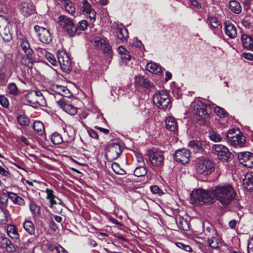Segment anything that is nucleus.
Masks as SVG:
<instances>
[{
    "label": "nucleus",
    "mask_w": 253,
    "mask_h": 253,
    "mask_svg": "<svg viewBox=\"0 0 253 253\" xmlns=\"http://www.w3.org/2000/svg\"><path fill=\"white\" fill-rule=\"evenodd\" d=\"M9 198V192L7 195L3 194L0 196V204L1 205L2 207L6 206Z\"/></svg>",
    "instance_id": "obj_55"
},
{
    "label": "nucleus",
    "mask_w": 253,
    "mask_h": 253,
    "mask_svg": "<svg viewBox=\"0 0 253 253\" xmlns=\"http://www.w3.org/2000/svg\"><path fill=\"white\" fill-rule=\"evenodd\" d=\"M209 24L213 29H216L220 25V22L218 19L214 16H209L208 18Z\"/></svg>",
    "instance_id": "obj_40"
},
{
    "label": "nucleus",
    "mask_w": 253,
    "mask_h": 253,
    "mask_svg": "<svg viewBox=\"0 0 253 253\" xmlns=\"http://www.w3.org/2000/svg\"><path fill=\"white\" fill-rule=\"evenodd\" d=\"M8 236L13 240H14L16 243H18L20 248H24L22 243L20 239V235L18 232L17 228L13 224H7L5 226Z\"/></svg>",
    "instance_id": "obj_19"
},
{
    "label": "nucleus",
    "mask_w": 253,
    "mask_h": 253,
    "mask_svg": "<svg viewBox=\"0 0 253 253\" xmlns=\"http://www.w3.org/2000/svg\"><path fill=\"white\" fill-rule=\"evenodd\" d=\"M116 36L122 42H126L128 37L127 30L121 25L116 30Z\"/></svg>",
    "instance_id": "obj_25"
},
{
    "label": "nucleus",
    "mask_w": 253,
    "mask_h": 253,
    "mask_svg": "<svg viewBox=\"0 0 253 253\" xmlns=\"http://www.w3.org/2000/svg\"><path fill=\"white\" fill-rule=\"evenodd\" d=\"M34 29L38 33V37L41 42L48 44L52 41V36L49 30L38 25L34 27Z\"/></svg>",
    "instance_id": "obj_14"
},
{
    "label": "nucleus",
    "mask_w": 253,
    "mask_h": 253,
    "mask_svg": "<svg viewBox=\"0 0 253 253\" xmlns=\"http://www.w3.org/2000/svg\"><path fill=\"white\" fill-rule=\"evenodd\" d=\"M229 7L232 12L236 14L240 13L242 10L241 5L237 0L230 1Z\"/></svg>",
    "instance_id": "obj_34"
},
{
    "label": "nucleus",
    "mask_w": 253,
    "mask_h": 253,
    "mask_svg": "<svg viewBox=\"0 0 253 253\" xmlns=\"http://www.w3.org/2000/svg\"><path fill=\"white\" fill-rule=\"evenodd\" d=\"M190 200L191 203L195 205L211 204L214 202L212 189H195L191 193Z\"/></svg>",
    "instance_id": "obj_2"
},
{
    "label": "nucleus",
    "mask_w": 253,
    "mask_h": 253,
    "mask_svg": "<svg viewBox=\"0 0 253 253\" xmlns=\"http://www.w3.org/2000/svg\"><path fill=\"white\" fill-rule=\"evenodd\" d=\"M213 199L223 206L230 204L236 198V193L229 184L218 185L212 189Z\"/></svg>",
    "instance_id": "obj_1"
},
{
    "label": "nucleus",
    "mask_w": 253,
    "mask_h": 253,
    "mask_svg": "<svg viewBox=\"0 0 253 253\" xmlns=\"http://www.w3.org/2000/svg\"><path fill=\"white\" fill-rule=\"evenodd\" d=\"M33 128L35 132L40 135L43 134L45 131L43 124L40 121H35L34 123Z\"/></svg>",
    "instance_id": "obj_33"
},
{
    "label": "nucleus",
    "mask_w": 253,
    "mask_h": 253,
    "mask_svg": "<svg viewBox=\"0 0 253 253\" xmlns=\"http://www.w3.org/2000/svg\"><path fill=\"white\" fill-rule=\"evenodd\" d=\"M19 45L26 55H33L34 51L31 48L30 43L26 38H23L19 40Z\"/></svg>",
    "instance_id": "obj_22"
},
{
    "label": "nucleus",
    "mask_w": 253,
    "mask_h": 253,
    "mask_svg": "<svg viewBox=\"0 0 253 253\" xmlns=\"http://www.w3.org/2000/svg\"><path fill=\"white\" fill-rule=\"evenodd\" d=\"M248 251V253H253V237L249 240Z\"/></svg>",
    "instance_id": "obj_59"
},
{
    "label": "nucleus",
    "mask_w": 253,
    "mask_h": 253,
    "mask_svg": "<svg viewBox=\"0 0 253 253\" xmlns=\"http://www.w3.org/2000/svg\"><path fill=\"white\" fill-rule=\"evenodd\" d=\"M88 26V24L87 22L84 20L80 21L77 25L75 24V27L77 29L76 34L79 35L80 34V31L85 30Z\"/></svg>",
    "instance_id": "obj_39"
},
{
    "label": "nucleus",
    "mask_w": 253,
    "mask_h": 253,
    "mask_svg": "<svg viewBox=\"0 0 253 253\" xmlns=\"http://www.w3.org/2000/svg\"><path fill=\"white\" fill-rule=\"evenodd\" d=\"M188 146L193 149L195 152H198L201 149V143L197 140H192L189 143Z\"/></svg>",
    "instance_id": "obj_43"
},
{
    "label": "nucleus",
    "mask_w": 253,
    "mask_h": 253,
    "mask_svg": "<svg viewBox=\"0 0 253 253\" xmlns=\"http://www.w3.org/2000/svg\"><path fill=\"white\" fill-rule=\"evenodd\" d=\"M0 104L5 108L8 106V99L3 95H0Z\"/></svg>",
    "instance_id": "obj_58"
},
{
    "label": "nucleus",
    "mask_w": 253,
    "mask_h": 253,
    "mask_svg": "<svg viewBox=\"0 0 253 253\" xmlns=\"http://www.w3.org/2000/svg\"><path fill=\"white\" fill-rule=\"evenodd\" d=\"M58 63H59L62 70L69 72L71 70V61L65 52H60L57 53Z\"/></svg>",
    "instance_id": "obj_13"
},
{
    "label": "nucleus",
    "mask_w": 253,
    "mask_h": 253,
    "mask_svg": "<svg viewBox=\"0 0 253 253\" xmlns=\"http://www.w3.org/2000/svg\"><path fill=\"white\" fill-rule=\"evenodd\" d=\"M224 25L226 35L231 39L235 38L237 35L236 26L230 21H225Z\"/></svg>",
    "instance_id": "obj_21"
},
{
    "label": "nucleus",
    "mask_w": 253,
    "mask_h": 253,
    "mask_svg": "<svg viewBox=\"0 0 253 253\" xmlns=\"http://www.w3.org/2000/svg\"><path fill=\"white\" fill-rule=\"evenodd\" d=\"M51 140L52 142L54 144H56V145L60 144L63 141V139H62V137L61 135L57 133H54L52 135L51 137Z\"/></svg>",
    "instance_id": "obj_48"
},
{
    "label": "nucleus",
    "mask_w": 253,
    "mask_h": 253,
    "mask_svg": "<svg viewBox=\"0 0 253 253\" xmlns=\"http://www.w3.org/2000/svg\"><path fill=\"white\" fill-rule=\"evenodd\" d=\"M146 68L149 72L156 75H160L162 72V67L156 63L149 62Z\"/></svg>",
    "instance_id": "obj_27"
},
{
    "label": "nucleus",
    "mask_w": 253,
    "mask_h": 253,
    "mask_svg": "<svg viewBox=\"0 0 253 253\" xmlns=\"http://www.w3.org/2000/svg\"><path fill=\"white\" fill-rule=\"evenodd\" d=\"M19 140L27 145L30 144L29 140L25 136H21L18 137Z\"/></svg>",
    "instance_id": "obj_64"
},
{
    "label": "nucleus",
    "mask_w": 253,
    "mask_h": 253,
    "mask_svg": "<svg viewBox=\"0 0 253 253\" xmlns=\"http://www.w3.org/2000/svg\"><path fill=\"white\" fill-rule=\"evenodd\" d=\"M217 108L218 109L217 111L222 110L221 108L215 106V105L212 103L205 104L199 100L193 101L190 105V109L192 111H211L212 110L217 111Z\"/></svg>",
    "instance_id": "obj_9"
},
{
    "label": "nucleus",
    "mask_w": 253,
    "mask_h": 253,
    "mask_svg": "<svg viewBox=\"0 0 253 253\" xmlns=\"http://www.w3.org/2000/svg\"><path fill=\"white\" fill-rule=\"evenodd\" d=\"M242 40L243 46L249 50L253 49V38L247 35L242 36Z\"/></svg>",
    "instance_id": "obj_28"
},
{
    "label": "nucleus",
    "mask_w": 253,
    "mask_h": 253,
    "mask_svg": "<svg viewBox=\"0 0 253 253\" xmlns=\"http://www.w3.org/2000/svg\"><path fill=\"white\" fill-rule=\"evenodd\" d=\"M209 137L210 139L214 142H220L222 140L221 136L214 131L210 132Z\"/></svg>",
    "instance_id": "obj_50"
},
{
    "label": "nucleus",
    "mask_w": 253,
    "mask_h": 253,
    "mask_svg": "<svg viewBox=\"0 0 253 253\" xmlns=\"http://www.w3.org/2000/svg\"><path fill=\"white\" fill-rule=\"evenodd\" d=\"M151 191L154 194H157L160 196L162 195L164 192L158 186L154 185L151 187Z\"/></svg>",
    "instance_id": "obj_57"
},
{
    "label": "nucleus",
    "mask_w": 253,
    "mask_h": 253,
    "mask_svg": "<svg viewBox=\"0 0 253 253\" xmlns=\"http://www.w3.org/2000/svg\"><path fill=\"white\" fill-rule=\"evenodd\" d=\"M134 84L137 86H142L147 89H152L154 87L153 84L147 78L141 75L135 77Z\"/></svg>",
    "instance_id": "obj_20"
},
{
    "label": "nucleus",
    "mask_w": 253,
    "mask_h": 253,
    "mask_svg": "<svg viewBox=\"0 0 253 253\" xmlns=\"http://www.w3.org/2000/svg\"><path fill=\"white\" fill-rule=\"evenodd\" d=\"M8 222L7 211L5 209L0 214V224H5Z\"/></svg>",
    "instance_id": "obj_51"
},
{
    "label": "nucleus",
    "mask_w": 253,
    "mask_h": 253,
    "mask_svg": "<svg viewBox=\"0 0 253 253\" xmlns=\"http://www.w3.org/2000/svg\"><path fill=\"white\" fill-rule=\"evenodd\" d=\"M243 184L245 187L250 191L253 192V172L249 171L245 175L243 180Z\"/></svg>",
    "instance_id": "obj_23"
},
{
    "label": "nucleus",
    "mask_w": 253,
    "mask_h": 253,
    "mask_svg": "<svg viewBox=\"0 0 253 253\" xmlns=\"http://www.w3.org/2000/svg\"><path fill=\"white\" fill-rule=\"evenodd\" d=\"M212 150L221 161H227L232 157V154L228 148L221 144H214Z\"/></svg>",
    "instance_id": "obj_10"
},
{
    "label": "nucleus",
    "mask_w": 253,
    "mask_h": 253,
    "mask_svg": "<svg viewBox=\"0 0 253 253\" xmlns=\"http://www.w3.org/2000/svg\"><path fill=\"white\" fill-rule=\"evenodd\" d=\"M135 156H136L137 160L139 163H140L141 164H143L144 163L143 156L141 153H137L135 154Z\"/></svg>",
    "instance_id": "obj_63"
},
{
    "label": "nucleus",
    "mask_w": 253,
    "mask_h": 253,
    "mask_svg": "<svg viewBox=\"0 0 253 253\" xmlns=\"http://www.w3.org/2000/svg\"><path fill=\"white\" fill-rule=\"evenodd\" d=\"M132 44L136 47L140 48L142 46V42L137 38H134L132 42Z\"/></svg>",
    "instance_id": "obj_62"
},
{
    "label": "nucleus",
    "mask_w": 253,
    "mask_h": 253,
    "mask_svg": "<svg viewBox=\"0 0 253 253\" xmlns=\"http://www.w3.org/2000/svg\"><path fill=\"white\" fill-rule=\"evenodd\" d=\"M45 58L52 65L56 66L58 64V61L56 60L54 56L50 53H48L45 54Z\"/></svg>",
    "instance_id": "obj_52"
},
{
    "label": "nucleus",
    "mask_w": 253,
    "mask_h": 253,
    "mask_svg": "<svg viewBox=\"0 0 253 253\" xmlns=\"http://www.w3.org/2000/svg\"><path fill=\"white\" fill-rule=\"evenodd\" d=\"M7 91L8 93L16 95L18 94V88L15 83H11L7 86Z\"/></svg>",
    "instance_id": "obj_45"
},
{
    "label": "nucleus",
    "mask_w": 253,
    "mask_h": 253,
    "mask_svg": "<svg viewBox=\"0 0 253 253\" xmlns=\"http://www.w3.org/2000/svg\"><path fill=\"white\" fill-rule=\"evenodd\" d=\"M122 152V146L120 144L110 143L107 146L105 157L108 161H113L117 159Z\"/></svg>",
    "instance_id": "obj_7"
},
{
    "label": "nucleus",
    "mask_w": 253,
    "mask_h": 253,
    "mask_svg": "<svg viewBox=\"0 0 253 253\" xmlns=\"http://www.w3.org/2000/svg\"><path fill=\"white\" fill-rule=\"evenodd\" d=\"M45 192L47 194L46 198L49 201L51 204V207H52L53 205L57 204V203L55 200L56 196L54 194L53 190L46 188L45 190Z\"/></svg>",
    "instance_id": "obj_38"
},
{
    "label": "nucleus",
    "mask_w": 253,
    "mask_h": 253,
    "mask_svg": "<svg viewBox=\"0 0 253 253\" xmlns=\"http://www.w3.org/2000/svg\"><path fill=\"white\" fill-rule=\"evenodd\" d=\"M58 105H59L62 109L63 111H68L71 110L72 109H77L74 106L72 105L66 103L64 100H60L57 102Z\"/></svg>",
    "instance_id": "obj_41"
},
{
    "label": "nucleus",
    "mask_w": 253,
    "mask_h": 253,
    "mask_svg": "<svg viewBox=\"0 0 253 253\" xmlns=\"http://www.w3.org/2000/svg\"><path fill=\"white\" fill-rule=\"evenodd\" d=\"M58 22L63 32L70 37L74 36L77 33L74 20L65 15L58 18Z\"/></svg>",
    "instance_id": "obj_3"
},
{
    "label": "nucleus",
    "mask_w": 253,
    "mask_h": 253,
    "mask_svg": "<svg viewBox=\"0 0 253 253\" xmlns=\"http://www.w3.org/2000/svg\"><path fill=\"white\" fill-rule=\"evenodd\" d=\"M62 6L64 7L67 12L71 15H73L75 13L76 9L74 4L70 0H66V2Z\"/></svg>",
    "instance_id": "obj_35"
},
{
    "label": "nucleus",
    "mask_w": 253,
    "mask_h": 253,
    "mask_svg": "<svg viewBox=\"0 0 253 253\" xmlns=\"http://www.w3.org/2000/svg\"><path fill=\"white\" fill-rule=\"evenodd\" d=\"M9 199L15 204L19 206H23L25 204V200L17 194L9 192Z\"/></svg>",
    "instance_id": "obj_29"
},
{
    "label": "nucleus",
    "mask_w": 253,
    "mask_h": 253,
    "mask_svg": "<svg viewBox=\"0 0 253 253\" xmlns=\"http://www.w3.org/2000/svg\"><path fill=\"white\" fill-rule=\"evenodd\" d=\"M133 172L135 176L140 177L144 176L147 173V170L145 167L140 166L136 168Z\"/></svg>",
    "instance_id": "obj_42"
},
{
    "label": "nucleus",
    "mask_w": 253,
    "mask_h": 253,
    "mask_svg": "<svg viewBox=\"0 0 253 253\" xmlns=\"http://www.w3.org/2000/svg\"><path fill=\"white\" fill-rule=\"evenodd\" d=\"M79 8L84 14L88 15L90 21L93 22L95 20L96 12L91 8L90 4L87 0H82L80 3Z\"/></svg>",
    "instance_id": "obj_16"
},
{
    "label": "nucleus",
    "mask_w": 253,
    "mask_h": 253,
    "mask_svg": "<svg viewBox=\"0 0 253 253\" xmlns=\"http://www.w3.org/2000/svg\"><path fill=\"white\" fill-rule=\"evenodd\" d=\"M0 174L2 176H8L9 175V171L7 169H4L2 166H0Z\"/></svg>",
    "instance_id": "obj_61"
},
{
    "label": "nucleus",
    "mask_w": 253,
    "mask_h": 253,
    "mask_svg": "<svg viewBox=\"0 0 253 253\" xmlns=\"http://www.w3.org/2000/svg\"><path fill=\"white\" fill-rule=\"evenodd\" d=\"M12 26L3 16L0 15V34L6 42L12 40L13 36Z\"/></svg>",
    "instance_id": "obj_6"
},
{
    "label": "nucleus",
    "mask_w": 253,
    "mask_h": 253,
    "mask_svg": "<svg viewBox=\"0 0 253 253\" xmlns=\"http://www.w3.org/2000/svg\"><path fill=\"white\" fill-rule=\"evenodd\" d=\"M154 103L161 109H169L171 105L169 94L165 90L157 91L153 95Z\"/></svg>",
    "instance_id": "obj_4"
},
{
    "label": "nucleus",
    "mask_w": 253,
    "mask_h": 253,
    "mask_svg": "<svg viewBox=\"0 0 253 253\" xmlns=\"http://www.w3.org/2000/svg\"><path fill=\"white\" fill-rule=\"evenodd\" d=\"M190 155L189 150L183 148L176 150L173 154V157L177 162L186 164L189 162Z\"/></svg>",
    "instance_id": "obj_15"
},
{
    "label": "nucleus",
    "mask_w": 253,
    "mask_h": 253,
    "mask_svg": "<svg viewBox=\"0 0 253 253\" xmlns=\"http://www.w3.org/2000/svg\"><path fill=\"white\" fill-rule=\"evenodd\" d=\"M48 250L53 253H60L64 251V249L59 245H48Z\"/></svg>",
    "instance_id": "obj_44"
},
{
    "label": "nucleus",
    "mask_w": 253,
    "mask_h": 253,
    "mask_svg": "<svg viewBox=\"0 0 253 253\" xmlns=\"http://www.w3.org/2000/svg\"><path fill=\"white\" fill-rule=\"evenodd\" d=\"M147 154L152 165L160 166L163 164L164 156L161 152L154 149H149Z\"/></svg>",
    "instance_id": "obj_12"
},
{
    "label": "nucleus",
    "mask_w": 253,
    "mask_h": 253,
    "mask_svg": "<svg viewBox=\"0 0 253 253\" xmlns=\"http://www.w3.org/2000/svg\"><path fill=\"white\" fill-rule=\"evenodd\" d=\"M18 8L22 14L25 16H30L35 13L36 9L35 6L29 1H21L18 5Z\"/></svg>",
    "instance_id": "obj_17"
},
{
    "label": "nucleus",
    "mask_w": 253,
    "mask_h": 253,
    "mask_svg": "<svg viewBox=\"0 0 253 253\" xmlns=\"http://www.w3.org/2000/svg\"><path fill=\"white\" fill-rule=\"evenodd\" d=\"M177 224L179 228L184 231H187L189 229L188 221L182 217H179L176 220Z\"/></svg>",
    "instance_id": "obj_37"
},
{
    "label": "nucleus",
    "mask_w": 253,
    "mask_h": 253,
    "mask_svg": "<svg viewBox=\"0 0 253 253\" xmlns=\"http://www.w3.org/2000/svg\"><path fill=\"white\" fill-rule=\"evenodd\" d=\"M93 42L96 48L101 50L104 53H107L108 56L112 55V48L105 39L96 37L93 39Z\"/></svg>",
    "instance_id": "obj_11"
},
{
    "label": "nucleus",
    "mask_w": 253,
    "mask_h": 253,
    "mask_svg": "<svg viewBox=\"0 0 253 253\" xmlns=\"http://www.w3.org/2000/svg\"><path fill=\"white\" fill-rule=\"evenodd\" d=\"M34 96L39 97H42V93L41 91H36V90L32 91L31 92L29 93L27 95L28 101L30 104H31L30 105L33 106L34 108H37L38 105H39V104H38V102H37V101L36 102H32L31 100H29V99L30 98H31L33 96Z\"/></svg>",
    "instance_id": "obj_31"
},
{
    "label": "nucleus",
    "mask_w": 253,
    "mask_h": 253,
    "mask_svg": "<svg viewBox=\"0 0 253 253\" xmlns=\"http://www.w3.org/2000/svg\"><path fill=\"white\" fill-rule=\"evenodd\" d=\"M165 125L166 128L170 131L174 132L178 128L177 122L172 117H168L166 118Z\"/></svg>",
    "instance_id": "obj_24"
},
{
    "label": "nucleus",
    "mask_w": 253,
    "mask_h": 253,
    "mask_svg": "<svg viewBox=\"0 0 253 253\" xmlns=\"http://www.w3.org/2000/svg\"><path fill=\"white\" fill-rule=\"evenodd\" d=\"M191 6L193 8L199 9L201 8V4L198 2V1L197 0H190V1Z\"/></svg>",
    "instance_id": "obj_60"
},
{
    "label": "nucleus",
    "mask_w": 253,
    "mask_h": 253,
    "mask_svg": "<svg viewBox=\"0 0 253 253\" xmlns=\"http://www.w3.org/2000/svg\"><path fill=\"white\" fill-rule=\"evenodd\" d=\"M0 239H1V244L6 248L7 251L12 252L14 248L11 241L4 235L1 236Z\"/></svg>",
    "instance_id": "obj_30"
},
{
    "label": "nucleus",
    "mask_w": 253,
    "mask_h": 253,
    "mask_svg": "<svg viewBox=\"0 0 253 253\" xmlns=\"http://www.w3.org/2000/svg\"><path fill=\"white\" fill-rule=\"evenodd\" d=\"M29 208L34 217L39 216L40 214V207L38 206L35 203L31 202L29 204Z\"/></svg>",
    "instance_id": "obj_36"
},
{
    "label": "nucleus",
    "mask_w": 253,
    "mask_h": 253,
    "mask_svg": "<svg viewBox=\"0 0 253 253\" xmlns=\"http://www.w3.org/2000/svg\"><path fill=\"white\" fill-rule=\"evenodd\" d=\"M33 55H31L29 56L25 54V55L21 57V63L25 66H29V64L32 63Z\"/></svg>",
    "instance_id": "obj_47"
},
{
    "label": "nucleus",
    "mask_w": 253,
    "mask_h": 253,
    "mask_svg": "<svg viewBox=\"0 0 253 253\" xmlns=\"http://www.w3.org/2000/svg\"><path fill=\"white\" fill-rule=\"evenodd\" d=\"M112 168L114 172L118 174L123 175L125 173V171L121 169L119 165L116 163H114L112 164Z\"/></svg>",
    "instance_id": "obj_53"
},
{
    "label": "nucleus",
    "mask_w": 253,
    "mask_h": 253,
    "mask_svg": "<svg viewBox=\"0 0 253 253\" xmlns=\"http://www.w3.org/2000/svg\"><path fill=\"white\" fill-rule=\"evenodd\" d=\"M240 163L244 166L251 168L253 167V154L249 152H241L238 154Z\"/></svg>",
    "instance_id": "obj_18"
},
{
    "label": "nucleus",
    "mask_w": 253,
    "mask_h": 253,
    "mask_svg": "<svg viewBox=\"0 0 253 253\" xmlns=\"http://www.w3.org/2000/svg\"><path fill=\"white\" fill-rule=\"evenodd\" d=\"M52 89L55 92L66 97H69L71 95L70 90L64 86L54 84L52 85Z\"/></svg>",
    "instance_id": "obj_26"
},
{
    "label": "nucleus",
    "mask_w": 253,
    "mask_h": 253,
    "mask_svg": "<svg viewBox=\"0 0 253 253\" xmlns=\"http://www.w3.org/2000/svg\"><path fill=\"white\" fill-rule=\"evenodd\" d=\"M175 245L178 248L181 249L186 252H191L192 251V248L189 245H185L180 242L176 243Z\"/></svg>",
    "instance_id": "obj_56"
},
{
    "label": "nucleus",
    "mask_w": 253,
    "mask_h": 253,
    "mask_svg": "<svg viewBox=\"0 0 253 253\" xmlns=\"http://www.w3.org/2000/svg\"><path fill=\"white\" fill-rule=\"evenodd\" d=\"M118 50L120 53L122 54V59H126V60H129L130 59V55L127 54V51L124 47L120 46Z\"/></svg>",
    "instance_id": "obj_54"
},
{
    "label": "nucleus",
    "mask_w": 253,
    "mask_h": 253,
    "mask_svg": "<svg viewBox=\"0 0 253 253\" xmlns=\"http://www.w3.org/2000/svg\"><path fill=\"white\" fill-rule=\"evenodd\" d=\"M213 164L211 161L199 158L196 161V170L198 174L204 175L210 174L214 171Z\"/></svg>",
    "instance_id": "obj_5"
},
{
    "label": "nucleus",
    "mask_w": 253,
    "mask_h": 253,
    "mask_svg": "<svg viewBox=\"0 0 253 253\" xmlns=\"http://www.w3.org/2000/svg\"><path fill=\"white\" fill-rule=\"evenodd\" d=\"M208 242L209 246L212 248H217L220 243L219 240L217 238L213 236L209 239Z\"/></svg>",
    "instance_id": "obj_49"
},
{
    "label": "nucleus",
    "mask_w": 253,
    "mask_h": 253,
    "mask_svg": "<svg viewBox=\"0 0 253 253\" xmlns=\"http://www.w3.org/2000/svg\"><path fill=\"white\" fill-rule=\"evenodd\" d=\"M24 229L30 235L35 233V227L34 223L30 220H26L23 224Z\"/></svg>",
    "instance_id": "obj_32"
},
{
    "label": "nucleus",
    "mask_w": 253,
    "mask_h": 253,
    "mask_svg": "<svg viewBox=\"0 0 253 253\" xmlns=\"http://www.w3.org/2000/svg\"><path fill=\"white\" fill-rule=\"evenodd\" d=\"M235 129L229 130L226 134L227 141L231 145L239 147H243L246 142L245 137L241 134L234 135Z\"/></svg>",
    "instance_id": "obj_8"
},
{
    "label": "nucleus",
    "mask_w": 253,
    "mask_h": 253,
    "mask_svg": "<svg viewBox=\"0 0 253 253\" xmlns=\"http://www.w3.org/2000/svg\"><path fill=\"white\" fill-rule=\"evenodd\" d=\"M17 121L22 126H28L30 123V119L25 115H22L17 117Z\"/></svg>",
    "instance_id": "obj_46"
}]
</instances>
